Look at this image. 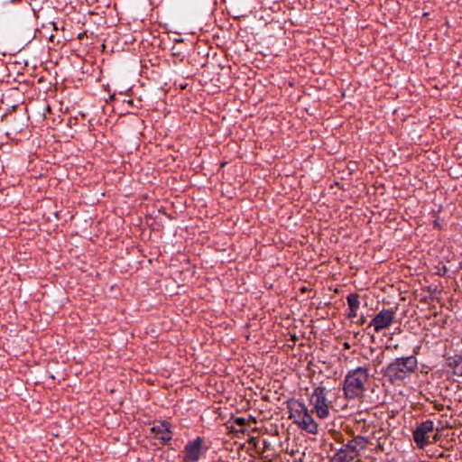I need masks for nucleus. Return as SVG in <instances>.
<instances>
[{
	"label": "nucleus",
	"mask_w": 462,
	"mask_h": 462,
	"mask_svg": "<svg viewBox=\"0 0 462 462\" xmlns=\"http://www.w3.org/2000/svg\"><path fill=\"white\" fill-rule=\"evenodd\" d=\"M369 380V370L359 366L350 370L345 376L343 391L346 399H355L363 395L365 392V383Z\"/></svg>",
	"instance_id": "f257e3e1"
},
{
	"label": "nucleus",
	"mask_w": 462,
	"mask_h": 462,
	"mask_svg": "<svg viewBox=\"0 0 462 462\" xmlns=\"http://www.w3.org/2000/svg\"><path fill=\"white\" fill-rule=\"evenodd\" d=\"M417 368V359L413 356L396 358L388 365L384 375L389 377L391 382L403 380Z\"/></svg>",
	"instance_id": "f03ea898"
},
{
	"label": "nucleus",
	"mask_w": 462,
	"mask_h": 462,
	"mask_svg": "<svg viewBox=\"0 0 462 462\" xmlns=\"http://www.w3.org/2000/svg\"><path fill=\"white\" fill-rule=\"evenodd\" d=\"M437 436L434 422L430 420L421 422L413 431L414 442L420 448L437 440Z\"/></svg>",
	"instance_id": "7ed1b4c3"
},
{
	"label": "nucleus",
	"mask_w": 462,
	"mask_h": 462,
	"mask_svg": "<svg viewBox=\"0 0 462 462\" xmlns=\"http://www.w3.org/2000/svg\"><path fill=\"white\" fill-rule=\"evenodd\" d=\"M366 443V439L361 436L348 441L346 445V449L340 448L337 452V462H349L354 460L358 456L359 450L365 448Z\"/></svg>",
	"instance_id": "20e7f679"
},
{
	"label": "nucleus",
	"mask_w": 462,
	"mask_h": 462,
	"mask_svg": "<svg viewBox=\"0 0 462 462\" xmlns=\"http://www.w3.org/2000/svg\"><path fill=\"white\" fill-rule=\"evenodd\" d=\"M208 447L205 445V440L201 437H197L193 440H189L184 448L185 460L198 461L204 457Z\"/></svg>",
	"instance_id": "39448f33"
},
{
	"label": "nucleus",
	"mask_w": 462,
	"mask_h": 462,
	"mask_svg": "<svg viewBox=\"0 0 462 462\" xmlns=\"http://www.w3.org/2000/svg\"><path fill=\"white\" fill-rule=\"evenodd\" d=\"M310 403L314 406L317 415L319 418H326L328 413V405L326 398V388L323 386H318L315 388L311 398Z\"/></svg>",
	"instance_id": "423d86ee"
},
{
	"label": "nucleus",
	"mask_w": 462,
	"mask_h": 462,
	"mask_svg": "<svg viewBox=\"0 0 462 462\" xmlns=\"http://www.w3.org/2000/svg\"><path fill=\"white\" fill-rule=\"evenodd\" d=\"M395 319L393 310L383 309L380 310L370 321L369 326L374 327L375 332L388 328Z\"/></svg>",
	"instance_id": "0eeeda50"
},
{
	"label": "nucleus",
	"mask_w": 462,
	"mask_h": 462,
	"mask_svg": "<svg viewBox=\"0 0 462 462\" xmlns=\"http://www.w3.org/2000/svg\"><path fill=\"white\" fill-rule=\"evenodd\" d=\"M151 430L154 433V437L162 439V442H167L172 438L170 423L166 420L160 421L159 424L153 426Z\"/></svg>",
	"instance_id": "6e6552de"
},
{
	"label": "nucleus",
	"mask_w": 462,
	"mask_h": 462,
	"mask_svg": "<svg viewBox=\"0 0 462 462\" xmlns=\"http://www.w3.org/2000/svg\"><path fill=\"white\" fill-rule=\"evenodd\" d=\"M299 427L306 430L309 433L311 434H317L318 433V424L313 420L312 416L310 415V411H304V414L301 418V420L298 422Z\"/></svg>",
	"instance_id": "1a4fd4ad"
},
{
	"label": "nucleus",
	"mask_w": 462,
	"mask_h": 462,
	"mask_svg": "<svg viewBox=\"0 0 462 462\" xmlns=\"http://www.w3.org/2000/svg\"><path fill=\"white\" fill-rule=\"evenodd\" d=\"M308 408L304 403L300 402H294L290 404V418L294 420V422L298 424V422L301 420L304 411H308Z\"/></svg>",
	"instance_id": "9d476101"
},
{
	"label": "nucleus",
	"mask_w": 462,
	"mask_h": 462,
	"mask_svg": "<svg viewBox=\"0 0 462 462\" xmlns=\"http://www.w3.org/2000/svg\"><path fill=\"white\" fill-rule=\"evenodd\" d=\"M347 303L350 310H358L360 307L359 295L357 293H350L347 296Z\"/></svg>",
	"instance_id": "9b49d317"
},
{
	"label": "nucleus",
	"mask_w": 462,
	"mask_h": 462,
	"mask_svg": "<svg viewBox=\"0 0 462 462\" xmlns=\"http://www.w3.org/2000/svg\"><path fill=\"white\" fill-rule=\"evenodd\" d=\"M448 365L452 367L456 371H458L462 366V356L455 355L454 356H450L448 358Z\"/></svg>",
	"instance_id": "f8f14e48"
},
{
	"label": "nucleus",
	"mask_w": 462,
	"mask_h": 462,
	"mask_svg": "<svg viewBox=\"0 0 462 462\" xmlns=\"http://www.w3.org/2000/svg\"><path fill=\"white\" fill-rule=\"evenodd\" d=\"M436 456L437 457H444L445 459L448 460V462H451V453L445 454V451L439 450Z\"/></svg>",
	"instance_id": "ddd939ff"
},
{
	"label": "nucleus",
	"mask_w": 462,
	"mask_h": 462,
	"mask_svg": "<svg viewBox=\"0 0 462 462\" xmlns=\"http://www.w3.org/2000/svg\"><path fill=\"white\" fill-rule=\"evenodd\" d=\"M356 316H357V310H349V313H348V315H347V317H348L349 319H354V318H356Z\"/></svg>",
	"instance_id": "4468645a"
},
{
	"label": "nucleus",
	"mask_w": 462,
	"mask_h": 462,
	"mask_svg": "<svg viewBox=\"0 0 462 462\" xmlns=\"http://www.w3.org/2000/svg\"><path fill=\"white\" fill-rule=\"evenodd\" d=\"M236 422L240 424V425H245V420L244 418H237L236 420Z\"/></svg>",
	"instance_id": "2eb2a0df"
},
{
	"label": "nucleus",
	"mask_w": 462,
	"mask_h": 462,
	"mask_svg": "<svg viewBox=\"0 0 462 462\" xmlns=\"http://www.w3.org/2000/svg\"><path fill=\"white\" fill-rule=\"evenodd\" d=\"M366 319L365 317H361V319H359L358 323L359 325H364L365 323Z\"/></svg>",
	"instance_id": "dca6fc26"
},
{
	"label": "nucleus",
	"mask_w": 462,
	"mask_h": 462,
	"mask_svg": "<svg viewBox=\"0 0 462 462\" xmlns=\"http://www.w3.org/2000/svg\"><path fill=\"white\" fill-rule=\"evenodd\" d=\"M456 374L462 376V366L459 368L458 371L455 372Z\"/></svg>",
	"instance_id": "f3484780"
},
{
	"label": "nucleus",
	"mask_w": 462,
	"mask_h": 462,
	"mask_svg": "<svg viewBox=\"0 0 462 462\" xmlns=\"http://www.w3.org/2000/svg\"><path fill=\"white\" fill-rule=\"evenodd\" d=\"M355 462H361L360 458H356Z\"/></svg>",
	"instance_id": "a211bd4d"
}]
</instances>
